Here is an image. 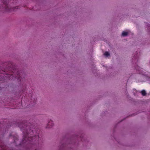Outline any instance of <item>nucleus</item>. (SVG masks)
Here are the masks:
<instances>
[{"label":"nucleus","mask_w":150,"mask_h":150,"mask_svg":"<svg viewBox=\"0 0 150 150\" xmlns=\"http://www.w3.org/2000/svg\"><path fill=\"white\" fill-rule=\"evenodd\" d=\"M31 124L29 123H27V122H20L18 125L20 128L21 131L24 134V138L21 143L19 144L20 145L25 146L26 148V150H37L36 147L37 144L36 143H34L36 142L37 139L38 141L39 140V136L38 134V135H35V136L32 138L30 135L32 134H29L28 130H30L31 127H30Z\"/></svg>","instance_id":"obj_1"},{"label":"nucleus","mask_w":150,"mask_h":150,"mask_svg":"<svg viewBox=\"0 0 150 150\" xmlns=\"http://www.w3.org/2000/svg\"><path fill=\"white\" fill-rule=\"evenodd\" d=\"M22 74L16 69V66L11 63H8L6 69L1 67L0 69V91H1L2 88L1 86V83H3L5 80L8 79H17L18 81H23V79L21 77Z\"/></svg>","instance_id":"obj_2"},{"label":"nucleus","mask_w":150,"mask_h":150,"mask_svg":"<svg viewBox=\"0 0 150 150\" xmlns=\"http://www.w3.org/2000/svg\"><path fill=\"white\" fill-rule=\"evenodd\" d=\"M1 1L3 3L4 7H3L2 8V9H1V8H0V11L4 10L5 12H11L12 11V10H14V8H9V6L8 5L7 0H1ZM1 6L0 5V8H1Z\"/></svg>","instance_id":"obj_3"},{"label":"nucleus","mask_w":150,"mask_h":150,"mask_svg":"<svg viewBox=\"0 0 150 150\" xmlns=\"http://www.w3.org/2000/svg\"><path fill=\"white\" fill-rule=\"evenodd\" d=\"M10 136L12 138H13L14 140V142L16 143L17 141H18V137L16 134H10Z\"/></svg>","instance_id":"obj_4"},{"label":"nucleus","mask_w":150,"mask_h":150,"mask_svg":"<svg viewBox=\"0 0 150 150\" xmlns=\"http://www.w3.org/2000/svg\"><path fill=\"white\" fill-rule=\"evenodd\" d=\"M3 135L1 134V136H0V150H6L5 149L4 146L3 145L2 143L1 142V137H2Z\"/></svg>","instance_id":"obj_5"},{"label":"nucleus","mask_w":150,"mask_h":150,"mask_svg":"<svg viewBox=\"0 0 150 150\" xmlns=\"http://www.w3.org/2000/svg\"><path fill=\"white\" fill-rule=\"evenodd\" d=\"M53 126V123L52 121L50 120L48 122L47 125V127L48 128H51L52 126Z\"/></svg>","instance_id":"obj_6"},{"label":"nucleus","mask_w":150,"mask_h":150,"mask_svg":"<svg viewBox=\"0 0 150 150\" xmlns=\"http://www.w3.org/2000/svg\"><path fill=\"white\" fill-rule=\"evenodd\" d=\"M128 34V33L126 32L123 31L122 33V35L124 36H127Z\"/></svg>","instance_id":"obj_7"},{"label":"nucleus","mask_w":150,"mask_h":150,"mask_svg":"<svg viewBox=\"0 0 150 150\" xmlns=\"http://www.w3.org/2000/svg\"><path fill=\"white\" fill-rule=\"evenodd\" d=\"M141 93L143 96H144L146 94V91L144 90H142L141 91Z\"/></svg>","instance_id":"obj_8"},{"label":"nucleus","mask_w":150,"mask_h":150,"mask_svg":"<svg viewBox=\"0 0 150 150\" xmlns=\"http://www.w3.org/2000/svg\"><path fill=\"white\" fill-rule=\"evenodd\" d=\"M104 55L106 57H108L110 55L109 53L107 52H106L104 54Z\"/></svg>","instance_id":"obj_9"},{"label":"nucleus","mask_w":150,"mask_h":150,"mask_svg":"<svg viewBox=\"0 0 150 150\" xmlns=\"http://www.w3.org/2000/svg\"><path fill=\"white\" fill-rule=\"evenodd\" d=\"M7 64H8V63L7 62H5V63H3V64L2 65V66H5V65H7Z\"/></svg>","instance_id":"obj_10"},{"label":"nucleus","mask_w":150,"mask_h":150,"mask_svg":"<svg viewBox=\"0 0 150 150\" xmlns=\"http://www.w3.org/2000/svg\"><path fill=\"white\" fill-rule=\"evenodd\" d=\"M33 133V130H32L31 131V132H30V133Z\"/></svg>","instance_id":"obj_11"},{"label":"nucleus","mask_w":150,"mask_h":150,"mask_svg":"<svg viewBox=\"0 0 150 150\" xmlns=\"http://www.w3.org/2000/svg\"><path fill=\"white\" fill-rule=\"evenodd\" d=\"M7 104V103H5L4 104V105H6Z\"/></svg>","instance_id":"obj_12"},{"label":"nucleus","mask_w":150,"mask_h":150,"mask_svg":"<svg viewBox=\"0 0 150 150\" xmlns=\"http://www.w3.org/2000/svg\"><path fill=\"white\" fill-rule=\"evenodd\" d=\"M3 102V103H4L5 102L4 101Z\"/></svg>","instance_id":"obj_13"},{"label":"nucleus","mask_w":150,"mask_h":150,"mask_svg":"<svg viewBox=\"0 0 150 150\" xmlns=\"http://www.w3.org/2000/svg\"><path fill=\"white\" fill-rule=\"evenodd\" d=\"M1 130H2V129L1 128Z\"/></svg>","instance_id":"obj_14"}]
</instances>
